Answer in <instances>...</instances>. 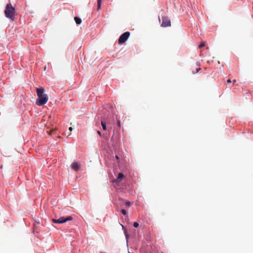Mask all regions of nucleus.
<instances>
[{
    "mask_svg": "<svg viewBox=\"0 0 253 253\" xmlns=\"http://www.w3.org/2000/svg\"><path fill=\"white\" fill-rule=\"evenodd\" d=\"M97 133L100 135L101 136V133L100 131H97Z\"/></svg>",
    "mask_w": 253,
    "mask_h": 253,
    "instance_id": "a211bd4d",
    "label": "nucleus"
},
{
    "mask_svg": "<svg viewBox=\"0 0 253 253\" xmlns=\"http://www.w3.org/2000/svg\"><path fill=\"white\" fill-rule=\"evenodd\" d=\"M73 219V217L71 216H69L66 218L61 217L58 219H52L53 222L55 223H63L68 221H70Z\"/></svg>",
    "mask_w": 253,
    "mask_h": 253,
    "instance_id": "7ed1b4c3",
    "label": "nucleus"
},
{
    "mask_svg": "<svg viewBox=\"0 0 253 253\" xmlns=\"http://www.w3.org/2000/svg\"><path fill=\"white\" fill-rule=\"evenodd\" d=\"M117 125H118V127H121V122H120V121L117 120Z\"/></svg>",
    "mask_w": 253,
    "mask_h": 253,
    "instance_id": "2eb2a0df",
    "label": "nucleus"
},
{
    "mask_svg": "<svg viewBox=\"0 0 253 253\" xmlns=\"http://www.w3.org/2000/svg\"><path fill=\"white\" fill-rule=\"evenodd\" d=\"M38 98L36 103L38 106H42L46 104L48 100L47 94L44 93L45 90L43 88H37Z\"/></svg>",
    "mask_w": 253,
    "mask_h": 253,
    "instance_id": "f257e3e1",
    "label": "nucleus"
},
{
    "mask_svg": "<svg viewBox=\"0 0 253 253\" xmlns=\"http://www.w3.org/2000/svg\"><path fill=\"white\" fill-rule=\"evenodd\" d=\"M80 166V164L77 162H74L71 165L72 169L75 171H77L79 170Z\"/></svg>",
    "mask_w": 253,
    "mask_h": 253,
    "instance_id": "6e6552de",
    "label": "nucleus"
},
{
    "mask_svg": "<svg viewBox=\"0 0 253 253\" xmlns=\"http://www.w3.org/2000/svg\"><path fill=\"white\" fill-rule=\"evenodd\" d=\"M227 83H231V80L229 79L227 81Z\"/></svg>",
    "mask_w": 253,
    "mask_h": 253,
    "instance_id": "f3484780",
    "label": "nucleus"
},
{
    "mask_svg": "<svg viewBox=\"0 0 253 253\" xmlns=\"http://www.w3.org/2000/svg\"><path fill=\"white\" fill-rule=\"evenodd\" d=\"M205 46V43L204 42H202L201 43V44L199 45V47L200 48H201V47H203Z\"/></svg>",
    "mask_w": 253,
    "mask_h": 253,
    "instance_id": "4468645a",
    "label": "nucleus"
},
{
    "mask_svg": "<svg viewBox=\"0 0 253 253\" xmlns=\"http://www.w3.org/2000/svg\"><path fill=\"white\" fill-rule=\"evenodd\" d=\"M236 80H234L233 81V84H234L236 83Z\"/></svg>",
    "mask_w": 253,
    "mask_h": 253,
    "instance_id": "6ab92c4d",
    "label": "nucleus"
},
{
    "mask_svg": "<svg viewBox=\"0 0 253 253\" xmlns=\"http://www.w3.org/2000/svg\"><path fill=\"white\" fill-rule=\"evenodd\" d=\"M171 23L169 19L167 17H162V23L161 26L163 27L170 26Z\"/></svg>",
    "mask_w": 253,
    "mask_h": 253,
    "instance_id": "423d86ee",
    "label": "nucleus"
},
{
    "mask_svg": "<svg viewBox=\"0 0 253 253\" xmlns=\"http://www.w3.org/2000/svg\"><path fill=\"white\" fill-rule=\"evenodd\" d=\"M116 158L117 159H119L118 156H116Z\"/></svg>",
    "mask_w": 253,
    "mask_h": 253,
    "instance_id": "412c9836",
    "label": "nucleus"
},
{
    "mask_svg": "<svg viewBox=\"0 0 253 253\" xmlns=\"http://www.w3.org/2000/svg\"><path fill=\"white\" fill-rule=\"evenodd\" d=\"M101 0H97V6L98 9L100 8L101 4Z\"/></svg>",
    "mask_w": 253,
    "mask_h": 253,
    "instance_id": "9b49d317",
    "label": "nucleus"
},
{
    "mask_svg": "<svg viewBox=\"0 0 253 253\" xmlns=\"http://www.w3.org/2000/svg\"><path fill=\"white\" fill-rule=\"evenodd\" d=\"M69 130H70V131H72V129H73V128H72V127H70L69 128Z\"/></svg>",
    "mask_w": 253,
    "mask_h": 253,
    "instance_id": "aec40b11",
    "label": "nucleus"
},
{
    "mask_svg": "<svg viewBox=\"0 0 253 253\" xmlns=\"http://www.w3.org/2000/svg\"><path fill=\"white\" fill-rule=\"evenodd\" d=\"M125 204H126V206H130V203L129 202H128V201H126Z\"/></svg>",
    "mask_w": 253,
    "mask_h": 253,
    "instance_id": "dca6fc26",
    "label": "nucleus"
},
{
    "mask_svg": "<svg viewBox=\"0 0 253 253\" xmlns=\"http://www.w3.org/2000/svg\"><path fill=\"white\" fill-rule=\"evenodd\" d=\"M101 125H102L103 130H106L107 128H106V125L105 122L101 121Z\"/></svg>",
    "mask_w": 253,
    "mask_h": 253,
    "instance_id": "9d476101",
    "label": "nucleus"
},
{
    "mask_svg": "<svg viewBox=\"0 0 253 253\" xmlns=\"http://www.w3.org/2000/svg\"><path fill=\"white\" fill-rule=\"evenodd\" d=\"M133 226L135 228H137L139 226V224L136 222H134L133 223Z\"/></svg>",
    "mask_w": 253,
    "mask_h": 253,
    "instance_id": "f8f14e48",
    "label": "nucleus"
},
{
    "mask_svg": "<svg viewBox=\"0 0 253 253\" xmlns=\"http://www.w3.org/2000/svg\"><path fill=\"white\" fill-rule=\"evenodd\" d=\"M124 174L122 173H119L117 178L116 179L113 180V182L116 183H119L122 180Z\"/></svg>",
    "mask_w": 253,
    "mask_h": 253,
    "instance_id": "0eeeda50",
    "label": "nucleus"
},
{
    "mask_svg": "<svg viewBox=\"0 0 253 253\" xmlns=\"http://www.w3.org/2000/svg\"><path fill=\"white\" fill-rule=\"evenodd\" d=\"M200 64L199 62H197L195 65H193L191 66V70L193 74H195L198 73L200 70Z\"/></svg>",
    "mask_w": 253,
    "mask_h": 253,
    "instance_id": "39448f33",
    "label": "nucleus"
},
{
    "mask_svg": "<svg viewBox=\"0 0 253 253\" xmlns=\"http://www.w3.org/2000/svg\"><path fill=\"white\" fill-rule=\"evenodd\" d=\"M74 19H75V21H76V23L77 24H80L82 23V20L78 17H75L74 18Z\"/></svg>",
    "mask_w": 253,
    "mask_h": 253,
    "instance_id": "1a4fd4ad",
    "label": "nucleus"
},
{
    "mask_svg": "<svg viewBox=\"0 0 253 253\" xmlns=\"http://www.w3.org/2000/svg\"><path fill=\"white\" fill-rule=\"evenodd\" d=\"M130 35V33L129 32H126L124 34H123L119 38L118 40V43L119 44H122L124 43L128 38Z\"/></svg>",
    "mask_w": 253,
    "mask_h": 253,
    "instance_id": "20e7f679",
    "label": "nucleus"
},
{
    "mask_svg": "<svg viewBox=\"0 0 253 253\" xmlns=\"http://www.w3.org/2000/svg\"><path fill=\"white\" fill-rule=\"evenodd\" d=\"M121 212L124 214L126 215V211L125 210L122 209L121 210Z\"/></svg>",
    "mask_w": 253,
    "mask_h": 253,
    "instance_id": "ddd939ff",
    "label": "nucleus"
},
{
    "mask_svg": "<svg viewBox=\"0 0 253 253\" xmlns=\"http://www.w3.org/2000/svg\"><path fill=\"white\" fill-rule=\"evenodd\" d=\"M4 13L7 18L12 21L14 20L15 13V9L14 7L12 6L10 3L7 4L5 9L4 10Z\"/></svg>",
    "mask_w": 253,
    "mask_h": 253,
    "instance_id": "f03ea898",
    "label": "nucleus"
}]
</instances>
